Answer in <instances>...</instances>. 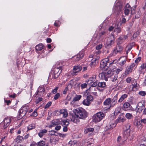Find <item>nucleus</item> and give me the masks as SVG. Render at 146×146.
Instances as JSON below:
<instances>
[{"label":"nucleus","instance_id":"nucleus-48","mask_svg":"<svg viewBox=\"0 0 146 146\" xmlns=\"http://www.w3.org/2000/svg\"><path fill=\"white\" fill-rule=\"evenodd\" d=\"M98 81L96 80L94 82H93L92 84H90L91 86L90 87H95L97 85H98Z\"/></svg>","mask_w":146,"mask_h":146},{"label":"nucleus","instance_id":"nucleus-51","mask_svg":"<svg viewBox=\"0 0 146 146\" xmlns=\"http://www.w3.org/2000/svg\"><path fill=\"white\" fill-rule=\"evenodd\" d=\"M86 99L90 102L93 100V97L91 95H89L87 96Z\"/></svg>","mask_w":146,"mask_h":146},{"label":"nucleus","instance_id":"nucleus-31","mask_svg":"<svg viewBox=\"0 0 146 146\" xmlns=\"http://www.w3.org/2000/svg\"><path fill=\"white\" fill-rule=\"evenodd\" d=\"M47 132V130L45 129H44L40 131V132L38 133V135L41 138L44 135V133Z\"/></svg>","mask_w":146,"mask_h":146},{"label":"nucleus","instance_id":"nucleus-25","mask_svg":"<svg viewBox=\"0 0 146 146\" xmlns=\"http://www.w3.org/2000/svg\"><path fill=\"white\" fill-rule=\"evenodd\" d=\"M84 53L82 51L78 53L76 56H75V57H76V60L78 61L80 59L82 58L84 56Z\"/></svg>","mask_w":146,"mask_h":146},{"label":"nucleus","instance_id":"nucleus-7","mask_svg":"<svg viewBox=\"0 0 146 146\" xmlns=\"http://www.w3.org/2000/svg\"><path fill=\"white\" fill-rule=\"evenodd\" d=\"M145 102L142 101L138 103L135 109L137 112L141 113L145 107Z\"/></svg>","mask_w":146,"mask_h":146},{"label":"nucleus","instance_id":"nucleus-43","mask_svg":"<svg viewBox=\"0 0 146 146\" xmlns=\"http://www.w3.org/2000/svg\"><path fill=\"white\" fill-rule=\"evenodd\" d=\"M91 102L88 101L86 99L84 100L83 102V104L85 106H88L90 104Z\"/></svg>","mask_w":146,"mask_h":146},{"label":"nucleus","instance_id":"nucleus-14","mask_svg":"<svg viewBox=\"0 0 146 146\" xmlns=\"http://www.w3.org/2000/svg\"><path fill=\"white\" fill-rule=\"evenodd\" d=\"M122 7L121 6H119L117 3L113 8V10L115 15H118L121 10Z\"/></svg>","mask_w":146,"mask_h":146},{"label":"nucleus","instance_id":"nucleus-54","mask_svg":"<svg viewBox=\"0 0 146 146\" xmlns=\"http://www.w3.org/2000/svg\"><path fill=\"white\" fill-rule=\"evenodd\" d=\"M44 89L43 87H41L39 88H38V90L37 92V94H36V95L38 94V93L39 92H44Z\"/></svg>","mask_w":146,"mask_h":146},{"label":"nucleus","instance_id":"nucleus-57","mask_svg":"<svg viewBox=\"0 0 146 146\" xmlns=\"http://www.w3.org/2000/svg\"><path fill=\"white\" fill-rule=\"evenodd\" d=\"M139 94L142 96H145L146 95V92L144 91H140L139 92Z\"/></svg>","mask_w":146,"mask_h":146},{"label":"nucleus","instance_id":"nucleus-47","mask_svg":"<svg viewBox=\"0 0 146 146\" xmlns=\"http://www.w3.org/2000/svg\"><path fill=\"white\" fill-rule=\"evenodd\" d=\"M121 109L120 107H118L115 110V111L114 112V114L115 115H117L118 113H120Z\"/></svg>","mask_w":146,"mask_h":146},{"label":"nucleus","instance_id":"nucleus-58","mask_svg":"<svg viewBox=\"0 0 146 146\" xmlns=\"http://www.w3.org/2000/svg\"><path fill=\"white\" fill-rule=\"evenodd\" d=\"M137 65V64H135V63H133L130 66L133 69H135V68Z\"/></svg>","mask_w":146,"mask_h":146},{"label":"nucleus","instance_id":"nucleus-50","mask_svg":"<svg viewBox=\"0 0 146 146\" xmlns=\"http://www.w3.org/2000/svg\"><path fill=\"white\" fill-rule=\"evenodd\" d=\"M127 38V35H122L119 38V39L120 40H125Z\"/></svg>","mask_w":146,"mask_h":146},{"label":"nucleus","instance_id":"nucleus-3","mask_svg":"<svg viewBox=\"0 0 146 146\" xmlns=\"http://www.w3.org/2000/svg\"><path fill=\"white\" fill-rule=\"evenodd\" d=\"M130 124L129 123L126 125L125 127L124 128V136L126 138L131 140L133 139V137H131L130 135Z\"/></svg>","mask_w":146,"mask_h":146},{"label":"nucleus","instance_id":"nucleus-18","mask_svg":"<svg viewBox=\"0 0 146 146\" xmlns=\"http://www.w3.org/2000/svg\"><path fill=\"white\" fill-rule=\"evenodd\" d=\"M117 94L115 96H114L112 100H111L110 107H113L118 102V101L117 100Z\"/></svg>","mask_w":146,"mask_h":146},{"label":"nucleus","instance_id":"nucleus-11","mask_svg":"<svg viewBox=\"0 0 146 146\" xmlns=\"http://www.w3.org/2000/svg\"><path fill=\"white\" fill-rule=\"evenodd\" d=\"M62 67L59 66L56 68L54 72V75L53 77L54 79H56L58 78L59 74L61 72Z\"/></svg>","mask_w":146,"mask_h":146},{"label":"nucleus","instance_id":"nucleus-1","mask_svg":"<svg viewBox=\"0 0 146 146\" xmlns=\"http://www.w3.org/2000/svg\"><path fill=\"white\" fill-rule=\"evenodd\" d=\"M109 58L108 57L107 58L102 59L100 61V66L102 70L106 71L110 70L109 67L110 66V65L115 63V62L116 61V60H113L112 62L109 63Z\"/></svg>","mask_w":146,"mask_h":146},{"label":"nucleus","instance_id":"nucleus-46","mask_svg":"<svg viewBox=\"0 0 146 146\" xmlns=\"http://www.w3.org/2000/svg\"><path fill=\"white\" fill-rule=\"evenodd\" d=\"M135 17L136 18H138L140 16V11H135Z\"/></svg>","mask_w":146,"mask_h":146},{"label":"nucleus","instance_id":"nucleus-20","mask_svg":"<svg viewBox=\"0 0 146 146\" xmlns=\"http://www.w3.org/2000/svg\"><path fill=\"white\" fill-rule=\"evenodd\" d=\"M60 115H62L64 117H66L68 115L67 110L66 109L60 110L59 111Z\"/></svg>","mask_w":146,"mask_h":146},{"label":"nucleus","instance_id":"nucleus-32","mask_svg":"<svg viewBox=\"0 0 146 146\" xmlns=\"http://www.w3.org/2000/svg\"><path fill=\"white\" fill-rule=\"evenodd\" d=\"M111 103V98H108L105 100L104 102V105L107 106L110 105Z\"/></svg>","mask_w":146,"mask_h":146},{"label":"nucleus","instance_id":"nucleus-10","mask_svg":"<svg viewBox=\"0 0 146 146\" xmlns=\"http://www.w3.org/2000/svg\"><path fill=\"white\" fill-rule=\"evenodd\" d=\"M69 119H68L69 121H71L74 123L76 124H78L79 123L80 120L79 117H78L76 114H74V115H71L69 117Z\"/></svg>","mask_w":146,"mask_h":146},{"label":"nucleus","instance_id":"nucleus-13","mask_svg":"<svg viewBox=\"0 0 146 146\" xmlns=\"http://www.w3.org/2000/svg\"><path fill=\"white\" fill-rule=\"evenodd\" d=\"M116 125V123L114 121H110L106 126L105 128L106 129H112L114 128Z\"/></svg>","mask_w":146,"mask_h":146},{"label":"nucleus","instance_id":"nucleus-9","mask_svg":"<svg viewBox=\"0 0 146 146\" xmlns=\"http://www.w3.org/2000/svg\"><path fill=\"white\" fill-rule=\"evenodd\" d=\"M123 49V47L120 45L116 46L114 48L113 52V56H115L116 54L121 53Z\"/></svg>","mask_w":146,"mask_h":146},{"label":"nucleus","instance_id":"nucleus-44","mask_svg":"<svg viewBox=\"0 0 146 146\" xmlns=\"http://www.w3.org/2000/svg\"><path fill=\"white\" fill-rule=\"evenodd\" d=\"M136 125L137 127L139 128H141L142 127L143 124L141 122L140 120L137 121L136 122Z\"/></svg>","mask_w":146,"mask_h":146},{"label":"nucleus","instance_id":"nucleus-33","mask_svg":"<svg viewBox=\"0 0 146 146\" xmlns=\"http://www.w3.org/2000/svg\"><path fill=\"white\" fill-rule=\"evenodd\" d=\"M43 48V46L42 44H39L35 46V49L37 51H40Z\"/></svg>","mask_w":146,"mask_h":146},{"label":"nucleus","instance_id":"nucleus-41","mask_svg":"<svg viewBox=\"0 0 146 146\" xmlns=\"http://www.w3.org/2000/svg\"><path fill=\"white\" fill-rule=\"evenodd\" d=\"M133 69L131 67L129 66L127 68L126 70L125 71L126 74H128L129 73L131 72L132 70Z\"/></svg>","mask_w":146,"mask_h":146},{"label":"nucleus","instance_id":"nucleus-37","mask_svg":"<svg viewBox=\"0 0 146 146\" xmlns=\"http://www.w3.org/2000/svg\"><path fill=\"white\" fill-rule=\"evenodd\" d=\"M121 29L120 27H118V26L115 27L114 30V32L115 33H119L121 32Z\"/></svg>","mask_w":146,"mask_h":146},{"label":"nucleus","instance_id":"nucleus-55","mask_svg":"<svg viewBox=\"0 0 146 146\" xmlns=\"http://www.w3.org/2000/svg\"><path fill=\"white\" fill-rule=\"evenodd\" d=\"M60 96V93H58L54 95V99L55 100H56L58 99Z\"/></svg>","mask_w":146,"mask_h":146},{"label":"nucleus","instance_id":"nucleus-62","mask_svg":"<svg viewBox=\"0 0 146 146\" xmlns=\"http://www.w3.org/2000/svg\"><path fill=\"white\" fill-rule=\"evenodd\" d=\"M49 134L51 135H55L56 133V131L54 130H51L49 131Z\"/></svg>","mask_w":146,"mask_h":146},{"label":"nucleus","instance_id":"nucleus-23","mask_svg":"<svg viewBox=\"0 0 146 146\" xmlns=\"http://www.w3.org/2000/svg\"><path fill=\"white\" fill-rule=\"evenodd\" d=\"M98 88L96 87H90L89 88V91L90 93L94 95L97 96V93L96 92H93V90L94 91H96L97 90H98Z\"/></svg>","mask_w":146,"mask_h":146},{"label":"nucleus","instance_id":"nucleus-38","mask_svg":"<svg viewBox=\"0 0 146 146\" xmlns=\"http://www.w3.org/2000/svg\"><path fill=\"white\" fill-rule=\"evenodd\" d=\"M94 130V128H93L89 127L88 128H87L85 129L84 133H87L89 132L93 131Z\"/></svg>","mask_w":146,"mask_h":146},{"label":"nucleus","instance_id":"nucleus-61","mask_svg":"<svg viewBox=\"0 0 146 146\" xmlns=\"http://www.w3.org/2000/svg\"><path fill=\"white\" fill-rule=\"evenodd\" d=\"M42 98H39L38 99L36 100L35 102L36 104H38L40 102L42 101Z\"/></svg>","mask_w":146,"mask_h":146},{"label":"nucleus","instance_id":"nucleus-6","mask_svg":"<svg viewBox=\"0 0 146 146\" xmlns=\"http://www.w3.org/2000/svg\"><path fill=\"white\" fill-rule=\"evenodd\" d=\"M104 114L101 112H99L93 116V121L95 123L100 121L104 117Z\"/></svg>","mask_w":146,"mask_h":146},{"label":"nucleus","instance_id":"nucleus-2","mask_svg":"<svg viewBox=\"0 0 146 146\" xmlns=\"http://www.w3.org/2000/svg\"><path fill=\"white\" fill-rule=\"evenodd\" d=\"M73 112L80 119H84L88 116L87 112L82 108L75 109L74 110Z\"/></svg>","mask_w":146,"mask_h":146},{"label":"nucleus","instance_id":"nucleus-53","mask_svg":"<svg viewBox=\"0 0 146 146\" xmlns=\"http://www.w3.org/2000/svg\"><path fill=\"white\" fill-rule=\"evenodd\" d=\"M35 128V127L34 124H30L28 127V130H30L32 129Z\"/></svg>","mask_w":146,"mask_h":146},{"label":"nucleus","instance_id":"nucleus-19","mask_svg":"<svg viewBox=\"0 0 146 146\" xmlns=\"http://www.w3.org/2000/svg\"><path fill=\"white\" fill-rule=\"evenodd\" d=\"M82 68V65H80L74 66L73 69V73H76L79 72L81 70Z\"/></svg>","mask_w":146,"mask_h":146},{"label":"nucleus","instance_id":"nucleus-59","mask_svg":"<svg viewBox=\"0 0 146 146\" xmlns=\"http://www.w3.org/2000/svg\"><path fill=\"white\" fill-rule=\"evenodd\" d=\"M102 44H100L98 45L96 47V49L97 50H99L101 49L102 47Z\"/></svg>","mask_w":146,"mask_h":146},{"label":"nucleus","instance_id":"nucleus-64","mask_svg":"<svg viewBox=\"0 0 146 146\" xmlns=\"http://www.w3.org/2000/svg\"><path fill=\"white\" fill-rule=\"evenodd\" d=\"M140 67L141 68L145 69L146 68V63H143Z\"/></svg>","mask_w":146,"mask_h":146},{"label":"nucleus","instance_id":"nucleus-56","mask_svg":"<svg viewBox=\"0 0 146 146\" xmlns=\"http://www.w3.org/2000/svg\"><path fill=\"white\" fill-rule=\"evenodd\" d=\"M52 104V102H49L45 105L44 106V108L46 109L49 108Z\"/></svg>","mask_w":146,"mask_h":146},{"label":"nucleus","instance_id":"nucleus-35","mask_svg":"<svg viewBox=\"0 0 146 146\" xmlns=\"http://www.w3.org/2000/svg\"><path fill=\"white\" fill-rule=\"evenodd\" d=\"M123 107L125 108H132V106L130 105L129 103L127 102H125L123 103Z\"/></svg>","mask_w":146,"mask_h":146},{"label":"nucleus","instance_id":"nucleus-8","mask_svg":"<svg viewBox=\"0 0 146 146\" xmlns=\"http://www.w3.org/2000/svg\"><path fill=\"white\" fill-rule=\"evenodd\" d=\"M28 111V108L26 107H23L22 109L20 110L19 115L17 116L18 118H22L25 115Z\"/></svg>","mask_w":146,"mask_h":146},{"label":"nucleus","instance_id":"nucleus-28","mask_svg":"<svg viewBox=\"0 0 146 146\" xmlns=\"http://www.w3.org/2000/svg\"><path fill=\"white\" fill-rule=\"evenodd\" d=\"M94 58H92L91 60V62L93 64H94V63L95 62L99 60L100 58L99 55L95 53L94 54Z\"/></svg>","mask_w":146,"mask_h":146},{"label":"nucleus","instance_id":"nucleus-39","mask_svg":"<svg viewBox=\"0 0 146 146\" xmlns=\"http://www.w3.org/2000/svg\"><path fill=\"white\" fill-rule=\"evenodd\" d=\"M133 46L131 45H129L127 46L125 48V50L126 51V54H127L129 52L131 49L132 48Z\"/></svg>","mask_w":146,"mask_h":146},{"label":"nucleus","instance_id":"nucleus-36","mask_svg":"<svg viewBox=\"0 0 146 146\" xmlns=\"http://www.w3.org/2000/svg\"><path fill=\"white\" fill-rule=\"evenodd\" d=\"M106 83L104 82H99L98 83V86L99 87L104 88L106 86Z\"/></svg>","mask_w":146,"mask_h":146},{"label":"nucleus","instance_id":"nucleus-30","mask_svg":"<svg viewBox=\"0 0 146 146\" xmlns=\"http://www.w3.org/2000/svg\"><path fill=\"white\" fill-rule=\"evenodd\" d=\"M127 95L126 94L122 95L118 100V103L121 102L125 98L127 97Z\"/></svg>","mask_w":146,"mask_h":146},{"label":"nucleus","instance_id":"nucleus-5","mask_svg":"<svg viewBox=\"0 0 146 146\" xmlns=\"http://www.w3.org/2000/svg\"><path fill=\"white\" fill-rule=\"evenodd\" d=\"M115 38L113 35H111L108 37L107 41L106 43V46L107 48H110L114 45Z\"/></svg>","mask_w":146,"mask_h":146},{"label":"nucleus","instance_id":"nucleus-49","mask_svg":"<svg viewBox=\"0 0 146 146\" xmlns=\"http://www.w3.org/2000/svg\"><path fill=\"white\" fill-rule=\"evenodd\" d=\"M69 146H76V142L75 141H70Z\"/></svg>","mask_w":146,"mask_h":146},{"label":"nucleus","instance_id":"nucleus-22","mask_svg":"<svg viewBox=\"0 0 146 146\" xmlns=\"http://www.w3.org/2000/svg\"><path fill=\"white\" fill-rule=\"evenodd\" d=\"M141 143L139 144L138 145H136L135 146H146V135H144L143 138L141 139Z\"/></svg>","mask_w":146,"mask_h":146},{"label":"nucleus","instance_id":"nucleus-12","mask_svg":"<svg viewBox=\"0 0 146 146\" xmlns=\"http://www.w3.org/2000/svg\"><path fill=\"white\" fill-rule=\"evenodd\" d=\"M127 58L126 56L121 57L117 60H115L116 61L115 62V63L118 61L119 64L121 66H122L126 63Z\"/></svg>","mask_w":146,"mask_h":146},{"label":"nucleus","instance_id":"nucleus-24","mask_svg":"<svg viewBox=\"0 0 146 146\" xmlns=\"http://www.w3.org/2000/svg\"><path fill=\"white\" fill-rule=\"evenodd\" d=\"M68 119L62 120L60 121V124L62 126H68L69 124Z\"/></svg>","mask_w":146,"mask_h":146},{"label":"nucleus","instance_id":"nucleus-4","mask_svg":"<svg viewBox=\"0 0 146 146\" xmlns=\"http://www.w3.org/2000/svg\"><path fill=\"white\" fill-rule=\"evenodd\" d=\"M106 71L99 74V76L102 79L107 81L108 78L110 76L113 72L111 70H108Z\"/></svg>","mask_w":146,"mask_h":146},{"label":"nucleus","instance_id":"nucleus-45","mask_svg":"<svg viewBox=\"0 0 146 146\" xmlns=\"http://www.w3.org/2000/svg\"><path fill=\"white\" fill-rule=\"evenodd\" d=\"M122 70V68L120 67L119 68L117 69H113V71L114 72H115V73L117 74H117L120 71Z\"/></svg>","mask_w":146,"mask_h":146},{"label":"nucleus","instance_id":"nucleus-29","mask_svg":"<svg viewBox=\"0 0 146 146\" xmlns=\"http://www.w3.org/2000/svg\"><path fill=\"white\" fill-rule=\"evenodd\" d=\"M24 139L23 137L20 135H18L15 139L17 143H21L22 142Z\"/></svg>","mask_w":146,"mask_h":146},{"label":"nucleus","instance_id":"nucleus-42","mask_svg":"<svg viewBox=\"0 0 146 146\" xmlns=\"http://www.w3.org/2000/svg\"><path fill=\"white\" fill-rule=\"evenodd\" d=\"M118 77V76L117 74H115L114 75H113L111 78V80L113 82H115L117 80Z\"/></svg>","mask_w":146,"mask_h":146},{"label":"nucleus","instance_id":"nucleus-17","mask_svg":"<svg viewBox=\"0 0 146 146\" xmlns=\"http://www.w3.org/2000/svg\"><path fill=\"white\" fill-rule=\"evenodd\" d=\"M130 11H131V13H132L133 10H132V8L129 4H127L126 5L125 8L124 10L125 14L126 15H128L129 14Z\"/></svg>","mask_w":146,"mask_h":146},{"label":"nucleus","instance_id":"nucleus-63","mask_svg":"<svg viewBox=\"0 0 146 146\" xmlns=\"http://www.w3.org/2000/svg\"><path fill=\"white\" fill-rule=\"evenodd\" d=\"M141 57H138L135 61V64H137V63L139 62L141 60Z\"/></svg>","mask_w":146,"mask_h":146},{"label":"nucleus","instance_id":"nucleus-26","mask_svg":"<svg viewBox=\"0 0 146 146\" xmlns=\"http://www.w3.org/2000/svg\"><path fill=\"white\" fill-rule=\"evenodd\" d=\"M131 84L133 86V87L136 89H138L139 87V84H137L136 80L134 79L131 81Z\"/></svg>","mask_w":146,"mask_h":146},{"label":"nucleus","instance_id":"nucleus-40","mask_svg":"<svg viewBox=\"0 0 146 146\" xmlns=\"http://www.w3.org/2000/svg\"><path fill=\"white\" fill-rule=\"evenodd\" d=\"M106 34V32L105 31H102L99 33V36L100 38L103 39L104 38Z\"/></svg>","mask_w":146,"mask_h":146},{"label":"nucleus","instance_id":"nucleus-34","mask_svg":"<svg viewBox=\"0 0 146 146\" xmlns=\"http://www.w3.org/2000/svg\"><path fill=\"white\" fill-rule=\"evenodd\" d=\"M82 96L81 95H76L73 99V101L76 102L79 101L82 98Z\"/></svg>","mask_w":146,"mask_h":146},{"label":"nucleus","instance_id":"nucleus-27","mask_svg":"<svg viewBox=\"0 0 146 146\" xmlns=\"http://www.w3.org/2000/svg\"><path fill=\"white\" fill-rule=\"evenodd\" d=\"M31 145H36V146H44L45 145V142L43 140H42L36 143H35V144L33 143Z\"/></svg>","mask_w":146,"mask_h":146},{"label":"nucleus","instance_id":"nucleus-16","mask_svg":"<svg viewBox=\"0 0 146 146\" xmlns=\"http://www.w3.org/2000/svg\"><path fill=\"white\" fill-rule=\"evenodd\" d=\"M60 121L58 119H54L52 121L50 124L48 125V127H52L60 124Z\"/></svg>","mask_w":146,"mask_h":146},{"label":"nucleus","instance_id":"nucleus-52","mask_svg":"<svg viewBox=\"0 0 146 146\" xmlns=\"http://www.w3.org/2000/svg\"><path fill=\"white\" fill-rule=\"evenodd\" d=\"M126 117L128 119H131L133 117V115L129 113H127L125 115Z\"/></svg>","mask_w":146,"mask_h":146},{"label":"nucleus","instance_id":"nucleus-15","mask_svg":"<svg viewBox=\"0 0 146 146\" xmlns=\"http://www.w3.org/2000/svg\"><path fill=\"white\" fill-rule=\"evenodd\" d=\"M11 121V118L10 117L5 118L4 119L3 121L4 122V128H6L10 125Z\"/></svg>","mask_w":146,"mask_h":146},{"label":"nucleus","instance_id":"nucleus-21","mask_svg":"<svg viewBox=\"0 0 146 146\" xmlns=\"http://www.w3.org/2000/svg\"><path fill=\"white\" fill-rule=\"evenodd\" d=\"M96 75H94L92 77H90L86 82L88 84H92L94 81H95L96 78Z\"/></svg>","mask_w":146,"mask_h":146},{"label":"nucleus","instance_id":"nucleus-60","mask_svg":"<svg viewBox=\"0 0 146 146\" xmlns=\"http://www.w3.org/2000/svg\"><path fill=\"white\" fill-rule=\"evenodd\" d=\"M144 69L141 68L140 67L139 69V71L140 74H144L145 73Z\"/></svg>","mask_w":146,"mask_h":146}]
</instances>
